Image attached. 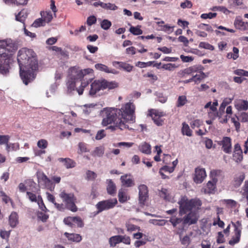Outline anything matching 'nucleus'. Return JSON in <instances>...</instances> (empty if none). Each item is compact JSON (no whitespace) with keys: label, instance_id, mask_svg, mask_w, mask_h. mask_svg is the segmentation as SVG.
Listing matches in <instances>:
<instances>
[{"label":"nucleus","instance_id":"412c9836","mask_svg":"<svg viewBox=\"0 0 248 248\" xmlns=\"http://www.w3.org/2000/svg\"><path fill=\"white\" fill-rule=\"evenodd\" d=\"M40 14L41 15L42 18H43V22L45 23L46 22H50L53 18L52 15L50 11H42L41 12Z\"/></svg>","mask_w":248,"mask_h":248},{"label":"nucleus","instance_id":"393cba45","mask_svg":"<svg viewBox=\"0 0 248 248\" xmlns=\"http://www.w3.org/2000/svg\"><path fill=\"white\" fill-rule=\"evenodd\" d=\"M217 179L215 177L212 178V181H209L207 184V188L208 189V193H212L216 188V184Z\"/></svg>","mask_w":248,"mask_h":248},{"label":"nucleus","instance_id":"a18cd8bd","mask_svg":"<svg viewBox=\"0 0 248 248\" xmlns=\"http://www.w3.org/2000/svg\"><path fill=\"white\" fill-rule=\"evenodd\" d=\"M199 47L211 50L214 49V47L212 45L205 42H201L199 44Z\"/></svg>","mask_w":248,"mask_h":248},{"label":"nucleus","instance_id":"69168bd1","mask_svg":"<svg viewBox=\"0 0 248 248\" xmlns=\"http://www.w3.org/2000/svg\"><path fill=\"white\" fill-rule=\"evenodd\" d=\"M86 174L89 180H93L96 177V174L93 171L91 170H88Z\"/></svg>","mask_w":248,"mask_h":248},{"label":"nucleus","instance_id":"09e8293b","mask_svg":"<svg viewBox=\"0 0 248 248\" xmlns=\"http://www.w3.org/2000/svg\"><path fill=\"white\" fill-rule=\"evenodd\" d=\"M177 67V66L175 65V64L170 63L163 64L162 66V68L167 70L172 71Z\"/></svg>","mask_w":248,"mask_h":248},{"label":"nucleus","instance_id":"c03bdc74","mask_svg":"<svg viewBox=\"0 0 248 248\" xmlns=\"http://www.w3.org/2000/svg\"><path fill=\"white\" fill-rule=\"evenodd\" d=\"M47 145V141L44 139L40 140L37 142V146L41 149H44L46 148Z\"/></svg>","mask_w":248,"mask_h":248},{"label":"nucleus","instance_id":"0eeeda50","mask_svg":"<svg viewBox=\"0 0 248 248\" xmlns=\"http://www.w3.org/2000/svg\"><path fill=\"white\" fill-rule=\"evenodd\" d=\"M60 196L65 203L67 209L72 212H76L77 211L78 208L75 203L76 199L73 194H68L64 191H62L60 194Z\"/></svg>","mask_w":248,"mask_h":248},{"label":"nucleus","instance_id":"c9c22d12","mask_svg":"<svg viewBox=\"0 0 248 248\" xmlns=\"http://www.w3.org/2000/svg\"><path fill=\"white\" fill-rule=\"evenodd\" d=\"M231 99L230 98H226L225 99L223 102L221 103L219 110L220 112H224L225 108L227 105L229 104H230L231 102Z\"/></svg>","mask_w":248,"mask_h":248},{"label":"nucleus","instance_id":"b1692460","mask_svg":"<svg viewBox=\"0 0 248 248\" xmlns=\"http://www.w3.org/2000/svg\"><path fill=\"white\" fill-rule=\"evenodd\" d=\"M121 235H115L111 237L109 239V244L110 246L111 247H114L116 246V245L122 242Z\"/></svg>","mask_w":248,"mask_h":248},{"label":"nucleus","instance_id":"a19ab883","mask_svg":"<svg viewBox=\"0 0 248 248\" xmlns=\"http://www.w3.org/2000/svg\"><path fill=\"white\" fill-rule=\"evenodd\" d=\"M45 25V23L43 21V18H40L35 20L31 25L32 27L37 28L41 26H44Z\"/></svg>","mask_w":248,"mask_h":248},{"label":"nucleus","instance_id":"4d7b16f0","mask_svg":"<svg viewBox=\"0 0 248 248\" xmlns=\"http://www.w3.org/2000/svg\"><path fill=\"white\" fill-rule=\"evenodd\" d=\"M9 223L12 228H15L18 223V218H9Z\"/></svg>","mask_w":248,"mask_h":248},{"label":"nucleus","instance_id":"ddd939ff","mask_svg":"<svg viewBox=\"0 0 248 248\" xmlns=\"http://www.w3.org/2000/svg\"><path fill=\"white\" fill-rule=\"evenodd\" d=\"M64 222L70 226L73 227L74 224H77L78 227H81L83 224L81 218H64Z\"/></svg>","mask_w":248,"mask_h":248},{"label":"nucleus","instance_id":"6e6552de","mask_svg":"<svg viewBox=\"0 0 248 248\" xmlns=\"http://www.w3.org/2000/svg\"><path fill=\"white\" fill-rule=\"evenodd\" d=\"M117 203L116 199H110L98 202L96 205L97 213L113 208Z\"/></svg>","mask_w":248,"mask_h":248},{"label":"nucleus","instance_id":"338daca9","mask_svg":"<svg viewBox=\"0 0 248 248\" xmlns=\"http://www.w3.org/2000/svg\"><path fill=\"white\" fill-rule=\"evenodd\" d=\"M173 28L174 27L170 26L168 25H165L163 27L162 30L168 33H170L172 32L173 31Z\"/></svg>","mask_w":248,"mask_h":248},{"label":"nucleus","instance_id":"7c9ffc66","mask_svg":"<svg viewBox=\"0 0 248 248\" xmlns=\"http://www.w3.org/2000/svg\"><path fill=\"white\" fill-rule=\"evenodd\" d=\"M27 17V14L26 11L22 10L18 14V15H16V19L17 21L23 22Z\"/></svg>","mask_w":248,"mask_h":248},{"label":"nucleus","instance_id":"a878e982","mask_svg":"<svg viewBox=\"0 0 248 248\" xmlns=\"http://www.w3.org/2000/svg\"><path fill=\"white\" fill-rule=\"evenodd\" d=\"M235 106L238 110H246L248 108V102L246 100H241L236 104Z\"/></svg>","mask_w":248,"mask_h":248},{"label":"nucleus","instance_id":"680f3d73","mask_svg":"<svg viewBox=\"0 0 248 248\" xmlns=\"http://www.w3.org/2000/svg\"><path fill=\"white\" fill-rule=\"evenodd\" d=\"M217 243H223L225 242L224 235L221 232H218L217 234Z\"/></svg>","mask_w":248,"mask_h":248},{"label":"nucleus","instance_id":"5701e85b","mask_svg":"<svg viewBox=\"0 0 248 248\" xmlns=\"http://www.w3.org/2000/svg\"><path fill=\"white\" fill-rule=\"evenodd\" d=\"M92 72V69L88 68L78 71H75L74 73L76 74L77 78H79L80 81H81L82 79H83L87 74H90Z\"/></svg>","mask_w":248,"mask_h":248},{"label":"nucleus","instance_id":"20e7f679","mask_svg":"<svg viewBox=\"0 0 248 248\" xmlns=\"http://www.w3.org/2000/svg\"><path fill=\"white\" fill-rule=\"evenodd\" d=\"M179 205V215L184 217H196L201 210L202 202L199 199L189 200L186 196H183L178 202Z\"/></svg>","mask_w":248,"mask_h":248},{"label":"nucleus","instance_id":"4be33fe9","mask_svg":"<svg viewBox=\"0 0 248 248\" xmlns=\"http://www.w3.org/2000/svg\"><path fill=\"white\" fill-rule=\"evenodd\" d=\"M118 198L120 202L123 203L129 199V197L127 196L126 192L124 189L121 188L118 192Z\"/></svg>","mask_w":248,"mask_h":248},{"label":"nucleus","instance_id":"bb28decb","mask_svg":"<svg viewBox=\"0 0 248 248\" xmlns=\"http://www.w3.org/2000/svg\"><path fill=\"white\" fill-rule=\"evenodd\" d=\"M104 153V149L102 146L96 147L92 152V155L94 157H101Z\"/></svg>","mask_w":248,"mask_h":248},{"label":"nucleus","instance_id":"e433bc0d","mask_svg":"<svg viewBox=\"0 0 248 248\" xmlns=\"http://www.w3.org/2000/svg\"><path fill=\"white\" fill-rule=\"evenodd\" d=\"M118 8V6L114 3L110 2L105 3L104 9L107 10L115 11Z\"/></svg>","mask_w":248,"mask_h":248},{"label":"nucleus","instance_id":"603ef678","mask_svg":"<svg viewBox=\"0 0 248 248\" xmlns=\"http://www.w3.org/2000/svg\"><path fill=\"white\" fill-rule=\"evenodd\" d=\"M105 136L106 134L105 133V130L104 129H101L97 132L96 135L95 136V139L96 140H100Z\"/></svg>","mask_w":248,"mask_h":248},{"label":"nucleus","instance_id":"f3484780","mask_svg":"<svg viewBox=\"0 0 248 248\" xmlns=\"http://www.w3.org/2000/svg\"><path fill=\"white\" fill-rule=\"evenodd\" d=\"M107 190L108 194L114 195L116 193V186L115 184L111 179L107 180Z\"/></svg>","mask_w":248,"mask_h":248},{"label":"nucleus","instance_id":"2eb2a0df","mask_svg":"<svg viewBox=\"0 0 248 248\" xmlns=\"http://www.w3.org/2000/svg\"><path fill=\"white\" fill-rule=\"evenodd\" d=\"M38 182L43 183V185L45 187H48L50 184V180L43 173L39 172L37 174Z\"/></svg>","mask_w":248,"mask_h":248},{"label":"nucleus","instance_id":"6e6d98bb","mask_svg":"<svg viewBox=\"0 0 248 248\" xmlns=\"http://www.w3.org/2000/svg\"><path fill=\"white\" fill-rule=\"evenodd\" d=\"M11 231H6L1 230L0 231V236L2 239H8L10 237Z\"/></svg>","mask_w":248,"mask_h":248},{"label":"nucleus","instance_id":"2f4dec72","mask_svg":"<svg viewBox=\"0 0 248 248\" xmlns=\"http://www.w3.org/2000/svg\"><path fill=\"white\" fill-rule=\"evenodd\" d=\"M158 195L159 196L166 201H170V197L168 193L167 189L162 188L161 190L159 191Z\"/></svg>","mask_w":248,"mask_h":248},{"label":"nucleus","instance_id":"6ab92c4d","mask_svg":"<svg viewBox=\"0 0 248 248\" xmlns=\"http://www.w3.org/2000/svg\"><path fill=\"white\" fill-rule=\"evenodd\" d=\"M96 69L101 71H104L108 73H112L113 74H117L118 72L115 69H109L108 66L101 63H97L95 65Z\"/></svg>","mask_w":248,"mask_h":248},{"label":"nucleus","instance_id":"0e129e2a","mask_svg":"<svg viewBox=\"0 0 248 248\" xmlns=\"http://www.w3.org/2000/svg\"><path fill=\"white\" fill-rule=\"evenodd\" d=\"M180 58L182 61L184 62H192L193 60V58L192 56H185L183 55L180 56Z\"/></svg>","mask_w":248,"mask_h":248},{"label":"nucleus","instance_id":"7ed1b4c3","mask_svg":"<svg viewBox=\"0 0 248 248\" xmlns=\"http://www.w3.org/2000/svg\"><path fill=\"white\" fill-rule=\"evenodd\" d=\"M17 49V45L13 40H0V73L6 75L9 73L10 64L12 62V53Z\"/></svg>","mask_w":248,"mask_h":248},{"label":"nucleus","instance_id":"79ce46f5","mask_svg":"<svg viewBox=\"0 0 248 248\" xmlns=\"http://www.w3.org/2000/svg\"><path fill=\"white\" fill-rule=\"evenodd\" d=\"M238 152L239 155V157L237 159L238 160H242L243 159V155H242V151L241 150V147L239 144H236L234 146V153Z\"/></svg>","mask_w":248,"mask_h":248},{"label":"nucleus","instance_id":"052dcab7","mask_svg":"<svg viewBox=\"0 0 248 248\" xmlns=\"http://www.w3.org/2000/svg\"><path fill=\"white\" fill-rule=\"evenodd\" d=\"M96 18L94 16H89L87 20V23L89 26H91L95 23Z\"/></svg>","mask_w":248,"mask_h":248},{"label":"nucleus","instance_id":"864d4df0","mask_svg":"<svg viewBox=\"0 0 248 248\" xmlns=\"http://www.w3.org/2000/svg\"><path fill=\"white\" fill-rule=\"evenodd\" d=\"M151 116L152 117V119L154 120L155 123L158 126L162 125L163 121L158 117H156L153 115L152 114H150Z\"/></svg>","mask_w":248,"mask_h":248},{"label":"nucleus","instance_id":"f8f14e48","mask_svg":"<svg viewBox=\"0 0 248 248\" xmlns=\"http://www.w3.org/2000/svg\"><path fill=\"white\" fill-rule=\"evenodd\" d=\"M234 232V235L232 236L231 239L229 241V244L231 246H233L235 244L238 243L240 240L241 234L240 228L235 226Z\"/></svg>","mask_w":248,"mask_h":248},{"label":"nucleus","instance_id":"cd10ccee","mask_svg":"<svg viewBox=\"0 0 248 248\" xmlns=\"http://www.w3.org/2000/svg\"><path fill=\"white\" fill-rule=\"evenodd\" d=\"M201 66H193L184 70L183 73L185 74H190L192 72H196L202 69Z\"/></svg>","mask_w":248,"mask_h":248},{"label":"nucleus","instance_id":"c85d7f7f","mask_svg":"<svg viewBox=\"0 0 248 248\" xmlns=\"http://www.w3.org/2000/svg\"><path fill=\"white\" fill-rule=\"evenodd\" d=\"M139 149L141 152L146 154H150L151 153V146L146 142L140 146Z\"/></svg>","mask_w":248,"mask_h":248},{"label":"nucleus","instance_id":"f03ea898","mask_svg":"<svg viewBox=\"0 0 248 248\" xmlns=\"http://www.w3.org/2000/svg\"><path fill=\"white\" fill-rule=\"evenodd\" d=\"M17 62L20 67V75L25 85L33 80L38 69V62L34 52L23 48L19 50Z\"/></svg>","mask_w":248,"mask_h":248},{"label":"nucleus","instance_id":"ea45409f","mask_svg":"<svg viewBox=\"0 0 248 248\" xmlns=\"http://www.w3.org/2000/svg\"><path fill=\"white\" fill-rule=\"evenodd\" d=\"M245 23L242 21L241 19L236 18L234 21V25L235 27L240 30H243Z\"/></svg>","mask_w":248,"mask_h":248},{"label":"nucleus","instance_id":"5fc2aeb1","mask_svg":"<svg viewBox=\"0 0 248 248\" xmlns=\"http://www.w3.org/2000/svg\"><path fill=\"white\" fill-rule=\"evenodd\" d=\"M217 13H209L208 14H203L201 15V18L203 19L210 18L211 19L216 17Z\"/></svg>","mask_w":248,"mask_h":248},{"label":"nucleus","instance_id":"774afa93","mask_svg":"<svg viewBox=\"0 0 248 248\" xmlns=\"http://www.w3.org/2000/svg\"><path fill=\"white\" fill-rule=\"evenodd\" d=\"M240 117L241 122H248V112L242 113Z\"/></svg>","mask_w":248,"mask_h":248},{"label":"nucleus","instance_id":"f704fd0d","mask_svg":"<svg viewBox=\"0 0 248 248\" xmlns=\"http://www.w3.org/2000/svg\"><path fill=\"white\" fill-rule=\"evenodd\" d=\"M182 133L184 135H186L187 136H191L192 135L191 130H190L188 124L185 123L183 124V127L182 129Z\"/></svg>","mask_w":248,"mask_h":248},{"label":"nucleus","instance_id":"aec40b11","mask_svg":"<svg viewBox=\"0 0 248 248\" xmlns=\"http://www.w3.org/2000/svg\"><path fill=\"white\" fill-rule=\"evenodd\" d=\"M58 160L60 162H64V165L67 169L72 168L75 166L76 163L69 158H59Z\"/></svg>","mask_w":248,"mask_h":248},{"label":"nucleus","instance_id":"9b49d317","mask_svg":"<svg viewBox=\"0 0 248 248\" xmlns=\"http://www.w3.org/2000/svg\"><path fill=\"white\" fill-rule=\"evenodd\" d=\"M73 73H74L70 76L71 80H69L67 82L68 91L69 92H71L75 90L76 84L78 82L79 79L80 80L79 78H77L76 74L74 72Z\"/></svg>","mask_w":248,"mask_h":248},{"label":"nucleus","instance_id":"58836bf2","mask_svg":"<svg viewBox=\"0 0 248 248\" xmlns=\"http://www.w3.org/2000/svg\"><path fill=\"white\" fill-rule=\"evenodd\" d=\"M150 223H152L155 225L163 226L166 224V221L164 219H150L149 220Z\"/></svg>","mask_w":248,"mask_h":248},{"label":"nucleus","instance_id":"39448f33","mask_svg":"<svg viewBox=\"0 0 248 248\" xmlns=\"http://www.w3.org/2000/svg\"><path fill=\"white\" fill-rule=\"evenodd\" d=\"M118 86V83L115 81L108 82L105 79L95 80L91 85L89 94L93 95L100 90L107 88L111 90L117 87Z\"/></svg>","mask_w":248,"mask_h":248},{"label":"nucleus","instance_id":"dca6fc26","mask_svg":"<svg viewBox=\"0 0 248 248\" xmlns=\"http://www.w3.org/2000/svg\"><path fill=\"white\" fill-rule=\"evenodd\" d=\"M231 138L229 137H224L222 140V148L223 151L226 153L231 152Z\"/></svg>","mask_w":248,"mask_h":248},{"label":"nucleus","instance_id":"9d476101","mask_svg":"<svg viewBox=\"0 0 248 248\" xmlns=\"http://www.w3.org/2000/svg\"><path fill=\"white\" fill-rule=\"evenodd\" d=\"M206 176V174L205 170L197 168L195 170V175L193 180L195 183L200 184L202 183Z\"/></svg>","mask_w":248,"mask_h":248},{"label":"nucleus","instance_id":"3c124183","mask_svg":"<svg viewBox=\"0 0 248 248\" xmlns=\"http://www.w3.org/2000/svg\"><path fill=\"white\" fill-rule=\"evenodd\" d=\"M18 148V144L17 143L8 144L6 146V150L10 152L11 150H16Z\"/></svg>","mask_w":248,"mask_h":248},{"label":"nucleus","instance_id":"de8ad7c7","mask_svg":"<svg viewBox=\"0 0 248 248\" xmlns=\"http://www.w3.org/2000/svg\"><path fill=\"white\" fill-rule=\"evenodd\" d=\"M126 227L127 228V231L132 232L134 231H136L137 230H140V228L136 225H133L132 224L127 223L126 224Z\"/></svg>","mask_w":248,"mask_h":248},{"label":"nucleus","instance_id":"4c0bfd02","mask_svg":"<svg viewBox=\"0 0 248 248\" xmlns=\"http://www.w3.org/2000/svg\"><path fill=\"white\" fill-rule=\"evenodd\" d=\"M88 84L89 82L88 81H85L84 80L81 82L80 87L79 88H76L79 95H81L83 93L84 88L86 87Z\"/></svg>","mask_w":248,"mask_h":248},{"label":"nucleus","instance_id":"f257e3e1","mask_svg":"<svg viewBox=\"0 0 248 248\" xmlns=\"http://www.w3.org/2000/svg\"><path fill=\"white\" fill-rule=\"evenodd\" d=\"M134 105L127 103L121 109L114 108H105L103 112L105 115L102 121V124L106 126L111 124H116L119 129L123 130L128 128V126L125 122H133L134 120Z\"/></svg>","mask_w":248,"mask_h":248},{"label":"nucleus","instance_id":"1a4fd4ad","mask_svg":"<svg viewBox=\"0 0 248 248\" xmlns=\"http://www.w3.org/2000/svg\"><path fill=\"white\" fill-rule=\"evenodd\" d=\"M139 199L140 203L144 205L145 202L146 201L148 198V191L147 186L145 185H140L139 186Z\"/></svg>","mask_w":248,"mask_h":248},{"label":"nucleus","instance_id":"37998d69","mask_svg":"<svg viewBox=\"0 0 248 248\" xmlns=\"http://www.w3.org/2000/svg\"><path fill=\"white\" fill-rule=\"evenodd\" d=\"M111 25V23L110 21L107 19H104L101 24V28L104 30H108Z\"/></svg>","mask_w":248,"mask_h":248},{"label":"nucleus","instance_id":"c756f323","mask_svg":"<svg viewBox=\"0 0 248 248\" xmlns=\"http://www.w3.org/2000/svg\"><path fill=\"white\" fill-rule=\"evenodd\" d=\"M115 63L119 64L120 67L122 68L127 72H130L133 68L132 66L124 62H113V64L114 65Z\"/></svg>","mask_w":248,"mask_h":248},{"label":"nucleus","instance_id":"72a5a7b5","mask_svg":"<svg viewBox=\"0 0 248 248\" xmlns=\"http://www.w3.org/2000/svg\"><path fill=\"white\" fill-rule=\"evenodd\" d=\"M245 178L244 175H240L238 177H237L235 178L234 182H233V185L235 187H239L242 182L243 181L244 179Z\"/></svg>","mask_w":248,"mask_h":248},{"label":"nucleus","instance_id":"423d86ee","mask_svg":"<svg viewBox=\"0 0 248 248\" xmlns=\"http://www.w3.org/2000/svg\"><path fill=\"white\" fill-rule=\"evenodd\" d=\"M198 218H170V222L174 227L182 230L186 225L196 223Z\"/></svg>","mask_w":248,"mask_h":248},{"label":"nucleus","instance_id":"8fccbe9b","mask_svg":"<svg viewBox=\"0 0 248 248\" xmlns=\"http://www.w3.org/2000/svg\"><path fill=\"white\" fill-rule=\"evenodd\" d=\"M186 102V98L185 96L182 95L180 96L178 99V107H181L184 106Z\"/></svg>","mask_w":248,"mask_h":248},{"label":"nucleus","instance_id":"4468645a","mask_svg":"<svg viewBox=\"0 0 248 248\" xmlns=\"http://www.w3.org/2000/svg\"><path fill=\"white\" fill-rule=\"evenodd\" d=\"M130 175L125 174L121 177L122 185L126 187H131L135 185L134 181L129 177Z\"/></svg>","mask_w":248,"mask_h":248},{"label":"nucleus","instance_id":"13d9d810","mask_svg":"<svg viewBox=\"0 0 248 248\" xmlns=\"http://www.w3.org/2000/svg\"><path fill=\"white\" fill-rule=\"evenodd\" d=\"M180 6L183 9L186 8H191L192 6V3L190 1L186 0L185 2L181 3Z\"/></svg>","mask_w":248,"mask_h":248},{"label":"nucleus","instance_id":"49530a36","mask_svg":"<svg viewBox=\"0 0 248 248\" xmlns=\"http://www.w3.org/2000/svg\"><path fill=\"white\" fill-rule=\"evenodd\" d=\"M10 137L8 135L0 136V145L6 144V146L8 144Z\"/></svg>","mask_w":248,"mask_h":248},{"label":"nucleus","instance_id":"bf43d9fd","mask_svg":"<svg viewBox=\"0 0 248 248\" xmlns=\"http://www.w3.org/2000/svg\"><path fill=\"white\" fill-rule=\"evenodd\" d=\"M78 148L79 150V151H78V154H81L83 152H88V150H87L86 145L85 143L82 142H80L78 144Z\"/></svg>","mask_w":248,"mask_h":248},{"label":"nucleus","instance_id":"a211bd4d","mask_svg":"<svg viewBox=\"0 0 248 248\" xmlns=\"http://www.w3.org/2000/svg\"><path fill=\"white\" fill-rule=\"evenodd\" d=\"M64 235L68 240L71 241L79 242L82 240L81 236L78 234L69 233L65 232L64 233Z\"/></svg>","mask_w":248,"mask_h":248},{"label":"nucleus","instance_id":"473e14b6","mask_svg":"<svg viewBox=\"0 0 248 248\" xmlns=\"http://www.w3.org/2000/svg\"><path fill=\"white\" fill-rule=\"evenodd\" d=\"M140 26L136 27L131 26L129 29V31L135 35H140L142 33V31L140 29Z\"/></svg>","mask_w":248,"mask_h":248},{"label":"nucleus","instance_id":"e2e57ef3","mask_svg":"<svg viewBox=\"0 0 248 248\" xmlns=\"http://www.w3.org/2000/svg\"><path fill=\"white\" fill-rule=\"evenodd\" d=\"M121 240H122L121 242L124 243L126 245H130L131 243V239L129 236L126 235H121Z\"/></svg>","mask_w":248,"mask_h":248}]
</instances>
